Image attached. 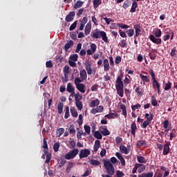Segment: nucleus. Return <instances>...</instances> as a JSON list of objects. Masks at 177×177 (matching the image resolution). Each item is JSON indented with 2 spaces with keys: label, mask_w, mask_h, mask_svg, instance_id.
Instances as JSON below:
<instances>
[{
  "label": "nucleus",
  "mask_w": 177,
  "mask_h": 177,
  "mask_svg": "<svg viewBox=\"0 0 177 177\" xmlns=\"http://www.w3.org/2000/svg\"><path fill=\"white\" fill-rule=\"evenodd\" d=\"M68 131H69V133H70V134L73 135V134L75 133V126H74V124H72L71 125H70L69 129H68Z\"/></svg>",
  "instance_id": "obj_46"
},
{
  "label": "nucleus",
  "mask_w": 177,
  "mask_h": 177,
  "mask_svg": "<svg viewBox=\"0 0 177 177\" xmlns=\"http://www.w3.org/2000/svg\"><path fill=\"white\" fill-rule=\"evenodd\" d=\"M91 30H92V24L91 23V21H89L86 25V27H85V29H84L85 35H89V34H91Z\"/></svg>",
  "instance_id": "obj_13"
},
{
  "label": "nucleus",
  "mask_w": 177,
  "mask_h": 177,
  "mask_svg": "<svg viewBox=\"0 0 177 177\" xmlns=\"http://www.w3.org/2000/svg\"><path fill=\"white\" fill-rule=\"evenodd\" d=\"M149 38L153 44H156V45H161L162 40L160 37L156 38L153 35H150Z\"/></svg>",
  "instance_id": "obj_8"
},
{
  "label": "nucleus",
  "mask_w": 177,
  "mask_h": 177,
  "mask_svg": "<svg viewBox=\"0 0 177 177\" xmlns=\"http://www.w3.org/2000/svg\"><path fill=\"white\" fill-rule=\"evenodd\" d=\"M64 158L66 160H71L72 159H74L75 158L73 156H72L71 154L68 153H66L64 156Z\"/></svg>",
  "instance_id": "obj_56"
},
{
  "label": "nucleus",
  "mask_w": 177,
  "mask_h": 177,
  "mask_svg": "<svg viewBox=\"0 0 177 177\" xmlns=\"http://www.w3.org/2000/svg\"><path fill=\"white\" fill-rule=\"evenodd\" d=\"M80 78L84 81L86 80V78H88V75L86 74V71H85V69L80 71Z\"/></svg>",
  "instance_id": "obj_21"
},
{
  "label": "nucleus",
  "mask_w": 177,
  "mask_h": 177,
  "mask_svg": "<svg viewBox=\"0 0 177 177\" xmlns=\"http://www.w3.org/2000/svg\"><path fill=\"white\" fill-rule=\"evenodd\" d=\"M130 128L131 129L132 135L133 136V137H135L136 136V131L138 130V127L136 126V124L135 122H133Z\"/></svg>",
  "instance_id": "obj_18"
},
{
  "label": "nucleus",
  "mask_w": 177,
  "mask_h": 177,
  "mask_svg": "<svg viewBox=\"0 0 177 177\" xmlns=\"http://www.w3.org/2000/svg\"><path fill=\"white\" fill-rule=\"evenodd\" d=\"M93 136H95V138L98 140L102 139V136L99 131H95V133H93Z\"/></svg>",
  "instance_id": "obj_45"
},
{
  "label": "nucleus",
  "mask_w": 177,
  "mask_h": 177,
  "mask_svg": "<svg viewBox=\"0 0 177 177\" xmlns=\"http://www.w3.org/2000/svg\"><path fill=\"white\" fill-rule=\"evenodd\" d=\"M77 23L78 21H75L73 24H72L69 27V31H73V30H75V28H77Z\"/></svg>",
  "instance_id": "obj_47"
},
{
  "label": "nucleus",
  "mask_w": 177,
  "mask_h": 177,
  "mask_svg": "<svg viewBox=\"0 0 177 177\" xmlns=\"http://www.w3.org/2000/svg\"><path fill=\"white\" fill-rule=\"evenodd\" d=\"M83 81H84V79L81 77H75L74 81L75 86H77V85H80L82 84L81 82H83Z\"/></svg>",
  "instance_id": "obj_34"
},
{
  "label": "nucleus",
  "mask_w": 177,
  "mask_h": 177,
  "mask_svg": "<svg viewBox=\"0 0 177 177\" xmlns=\"http://www.w3.org/2000/svg\"><path fill=\"white\" fill-rule=\"evenodd\" d=\"M63 59H64V57L62 55H59L55 57L57 63H62V62H63Z\"/></svg>",
  "instance_id": "obj_60"
},
{
  "label": "nucleus",
  "mask_w": 177,
  "mask_h": 177,
  "mask_svg": "<svg viewBox=\"0 0 177 177\" xmlns=\"http://www.w3.org/2000/svg\"><path fill=\"white\" fill-rule=\"evenodd\" d=\"M99 104H100V100H99V99H96L90 102L89 107H96V106H99Z\"/></svg>",
  "instance_id": "obj_17"
},
{
  "label": "nucleus",
  "mask_w": 177,
  "mask_h": 177,
  "mask_svg": "<svg viewBox=\"0 0 177 177\" xmlns=\"http://www.w3.org/2000/svg\"><path fill=\"white\" fill-rule=\"evenodd\" d=\"M149 57L151 60H156V57H157V54L154 52H151L149 53Z\"/></svg>",
  "instance_id": "obj_48"
},
{
  "label": "nucleus",
  "mask_w": 177,
  "mask_h": 177,
  "mask_svg": "<svg viewBox=\"0 0 177 177\" xmlns=\"http://www.w3.org/2000/svg\"><path fill=\"white\" fill-rule=\"evenodd\" d=\"M176 129H173L172 132H171V133H170V136H169L170 140H172L174 138L176 137Z\"/></svg>",
  "instance_id": "obj_57"
},
{
  "label": "nucleus",
  "mask_w": 177,
  "mask_h": 177,
  "mask_svg": "<svg viewBox=\"0 0 177 177\" xmlns=\"http://www.w3.org/2000/svg\"><path fill=\"white\" fill-rule=\"evenodd\" d=\"M171 88H172V83L168 81L167 83L165 84V91H170Z\"/></svg>",
  "instance_id": "obj_42"
},
{
  "label": "nucleus",
  "mask_w": 177,
  "mask_h": 177,
  "mask_svg": "<svg viewBox=\"0 0 177 177\" xmlns=\"http://www.w3.org/2000/svg\"><path fill=\"white\" fill-rule=\"evenodd\" d=\"M63 72L64 75H67V74H70V66H68V65H66L64 67Z\"/></svg>",
  "instance_id": "obj_44"
},
{
  "label": "nucleus",
  "mask_w": 177,
  "mask_h": 177,
  "mask_svg": "<svg viewBox=\"0 0 177 177\" xmlns=\"http://www.w3.org/2000/svg\"><path fill=\"white\" fill-rule=\"evenodd\" d=\"M151 99L152 100L151 101V103L152 106H157L158 102H157V100H156V97L153 95L151 97Z\"/></svg>",
  "instance_id": "obj_61"
},
{
  "label": "nucleus",
  "mask_w": 177,
  "mask_h": 177,
  "mask_svg": "<svg viewBox=\"0 0 177 177\" xmlns=\"http://www.w3.org/2000/svg\"><path fill=\"white\" fill-rule=\"evenodd\" d=\"M146 145H147V142H146L145 140H139L136 143V146L138 147H142V146H146Z\"/></svg>",
  "instance_id": "obj_38"
},
{
  "label": "nucleus",
  "mask_w": 177,
  "mask_h": 177,
  "mask_svg": "<svg viewBox=\"0 0 177 177\" xmlns=\"http://www.w3.org/2000/svg\"><path fill=\"white\" fill-rule=\"evenodd\" d=\"M140 77L144 82H150V76L140 74Z\"/></svg>",
  "instance_id": "obj_30"
},
{
  "label": "nucleus",
  "mask_w": 177,
  "mask_h": 177,
  "mask_svg": "<svg viewBox=\"0 0 177 177\" xmlns=\"http://www.w3.org/2000/svg\"><path fill=\"white\" fill-rule=\"evenodd\" d=\"M76 88H77V91H79V92H81V93H84L85 88H86V86H85V84L82 83L80 84H77L76 86Z\"/></svg>",
  "instance_id": "obj_14"
},
{
  "label": "nucleus",
  "mask_w": 177,
  "mask_h": 177,
  "mask_svg": "<svg viewBox=\"0 0 177 177\" xmlns=\"http://www.w3.org/2000/svg\"><path fill=\"white\" fill-rule=\"evenodd\" d=\"M59 147H60V144L59 142H55L54 144L53 149H54L55 153H57L59 151Z\"/></svg>",
  "instance_id": "obj_54"
},
{
  "label": "nucleus",
  "mask_w": 177,
  "mask_h": 177,
  "mask_svg": "<svg viewBox=\"0 0 177 177\" xmlns=\"http://www.w3.org/2000/svg\"><path fill=\"white\" fill-rule=\"evenodd\" d=\"M145 118H147V121L151 122L153 120V114L152 113H146L145 114Z\"/></svg>",
  "instance_id": "obj_55"
},
{
  "label": "nucleus",
  "mask_w": 177,
  "mask_h": 177,
  "mask_svg": "<svg viewBox=\"0 0 177 177\" xmlns=\"http://www.w3.org/2000/svg\"><path fill=\"white\" fill-rule=\"evenodd\" d=\"M71 39H73L74 41H75V39H77V33H75V32H71Z\"/></svg>",
  "instance_id": "obj_64"
},
{
  "label": "nucleus",
  "mask_w": 177,
  "mask_h": 177,
  "mask_svg": "<svg viewBox=\"0 0 177 177\" xmlns=\"http://www.w3.org/2000/svg\"><path fill=\"white\" fill-rule=\"evenodd\" d=\"M46 67L47 68H52V67H53V64L52 63V60H49L46 62Z\"/></svg>",
  "instance_id": "obj_59"
},
{
  "label": "nucleus",
  "mask_w": 177,
  "mask_h": 177,
  "mask_svg": "<svg viewBox=\"0 0 177 177\" xmlns=\"http://www.w3.org/2000/svg\"><path fill=\"white\" fill-rule=\"evenodd\" d=\"M78 153H79L78 149H73L72 151H69L68 153L71 155V156L75 158V156H77Z\"/></svg>",
  "instance_id": "obj_32"
},
{
  "label": "nucleus",
  "mask_w": 177,
  "mask_h": 177,
  "mask_svg": "<svg viewBox=\"0 0 177 177\" xmlns=\"http://www.w3.org/2000/svg\"><path fill=\"white\" fill-rule=\"evenodd\" d=\"M84 6V1H77L75 4H74V9H80V8H82V6Z\"/></svg>",
  "instance_id": "obj_27"
},
{
  "label": "nucleus",
  "mask_w": 177,
  "mask_h": 177,
  "mask_svg": "<svg viewBox=\"0 0 177 177\" xmlns=\"http://www.w3.org/2000/svg\"><path fill=\"white\" fill-rule=\"evenodd\" d=\"M133 28L136 31L134 38H137V37H139V35H140V32L142 31V26H140V24H136L134 25Z\"/></svg>",
  "instance_id": "obj_10"
},
{
  "label": "nucleus",
  "mask_w": 177,
  "mask_h": 177,
  "mask_svg": "<svg viewBox=\"0 0 177 177\" xmlns=\"http://www.w3.org/2000/svg\"><path fill=\"white\" fill-rule=\"evenodd\" d=\"M136 8H138V2L136 1H134L132 3V6L130 10V12L135 13V12H136Z\"/></svg>",
  "instance_id": "obj_24"
},
{
  "label": "nucleus",
  "mask_w": 177,
  "mask_h": 177,
  "mask_svg": "<svg viewBox=\"0 0 177 177\" xmlns=\"http://www.w3.org/2000/svg\"><path fill=\"white\" fill-rule=\"evenodd\" d=\"M104 162V167L106 169V174H108L109 176H113L115 174V169L114 166L111 164L110 161H106L103 160Z\"/></svg>",
  "instance_id": "obj_2"
},
{
  "label": "nucleus",
  "mask_w": 177,
  "mask_h": 177,
  "mask_svg": "<svg viewBox=\"0 0 177 177\" xmlns=\"http://www.w3.org/2000/svg\"><path fill=\"white\" fill-rule=\"evenodd\" d=\"M137 161L138 163H146L147 162V160L143 157L142 156H137Z\"/></svg>",
  "instance_id": "obj_28"
},
{
  "label": "nucleus",
  "mask_w": 177,
  "mask_h": 177,
  "mask_svg": "<svg viewBox=\"0 0 177 177\" xmlns=\"http://www.w3.org/2000/svg\"><path fill=\"white\" fill-rule=\"evenodd\" d=\"M66 91L68 93H73L74 92L75 88H74V86H73V84H71V83H68L67 84Z\"/></svg>",
  "instance_id": "obj_31"
},
{
  "label": "nucleus",
  "mask_w": 177,
  "mask_h": 177,
  "mask_svg": "<svg viewBox=\"0 0 177 177\" xmlns=\"http://www.w3.org/2000/svg\"><path fill=\"white\" fill-rule=\"evenodd\" d=\"M103 64L104 71H109L110 70V64H109V59H104Z\"/></svg>",
  "instance_id": "obj_20"
},
{
  "label": "nucleus",
  "mask_w": 177,
  "mask_h": 177,
  "mask_svg": "<svg viewBox=\"0 0 177 177\" xmlns=\"http://www.w3.org/2000/svg\"><path fill=\"white\" fill-rule=\"evenodd\" d=\"M73 167H74V163L73 162H68V166L66 167V174H70L71 169V168H73Z\"/></svg>",
  "instance_id": "obj_39"
},
{
  "label": "nucleus",
  "mask_w": 177,
  "mask_h": 177,
  "mask_svg": "<svg viewBox=\"0 0 177 177\" xmlns=\"http://www.w3.org/2000/svg\"><path fill=\"white\" fill-rule=\"evenodd\" d=\"M128 37H133V34H135V30L133 29H129L126 31Z\"/></svg>",
  "instance_id": "obj_51"
},
{
  "label": "nucleus",
  "mask_w": 177,
  "mask_h": 177,
  "mask_svg": "<svg viewBox=\"0 0 177 177\" xmlns=\"http://www.w3.org/2000/svg\"><path fill=\"white\" fill-rule=\"evenodd\" d=\"M153 34L156 38H160L161 37V35L162 34V32H161V29L156 28L153 31Z\"/></svg>",
  "instance_id": "obj_29"
},
{
  "label": "nucleus",
  "mask_w": 177,
  "mask_h": 177,
  "mask_svg": "<svg viewBox=\"0 0 177 177\" xmlns=\"http://www.w3.org/2000/svg\"><path fill=\"white\" fill-rule=\"evenodd\" d=\"M120 152H122V153H124L125 155H128L129 154L128 149L124 145H120Z\"/></svg>",
  "instance_id": "obj_26"
},
{
  "label": "nucleus",
  "mask_w": 177,
  "mask_h": 177,
  "mask_svg": "<svg viewBox=\"0 0 177 177\" xmlns=\"http://www.w3.org/2000/svg\"><path fill=\"white\" fill-rule=\"evenodd\" d=\"M166 142V144L164 145V148L162 149L163 152H162V155L163 156H167L169 153V145H170V142Z\"/></svg>",
  "instance_id": "obj_11"
},
{
  "label": "nucleus",
  "mask_w": 177,
  "mask_h": 177,
  "mask_svg": "<svg viewBox=\"0 0 177 177\" xmlns=\"http://www.w3.org/2000/svg\"><path fill=\"white\" fill-rule=\"evenodd\" d=\"M91 34L93 38H95V39H100V38H102L104 42L109 44V37H107V33H106V32L99 29H95L91 32Z\"/></svg>",
  "instance_id": "obj_1"
},
{
  "label": "nucleus",
  "mask_w": 177,
  "mask_h": 177,
  "mask_svg": "<svg viewBox=\"0 0 177 177\" xmlns=\"http://www.w3.org/2000/svg\"><path fill=\"white\" fill-rule=\"evenodd\" d=\"M117 91V94L120 97H124V87H115Z\"/></svg>",
  "instance_id": "obj_22"
},
{
  "label": "nucleus",
  "mask_w": 177,
  "mask_h": 177,
  "mask_svg": "<svg viewBox=\"0 0 177 177\" xmlns=\"http://www.w3.org/2000/svg\"><path fill=\"white\" fill-rule=\"evenodd\" d=\"M44 155H46V160H45V163L46 164H49L50 163V161L51 160V157H52V155L50 153H44Z\"/></svg>",
  "instance_id": "obj_35"
},
{
  "label": "nucleus",
  "mask_w": 177,
  "mask_h": 177,
  "mask_svg": "<svg viewBox=\"0 0 177 177\" xmlns=\"http://www.w3.org/2000/svg\"><path fill=\"white\" fill-rule=\"evenodd\" d=\"M90 155H91V151H89L88 149H82L80 151L79 158L80 159H82L84 158H88V156Z\"/></svg>",
  "instance_id": "obj_4"
},
{
  "label": "nucleus",
  "mask_w": 177,
  "mask_h": 177,
  "mask_svg": "<svg viewBox=\"0 0 177 177\" xmlns=\"http://www.w3.org/2000/svg\"><path fill=\"white\" fill-rule=\"evenodd\" d=\"M43 149H44V150H43V151L44 152V154H47L48 151V143L47 141L45 138H43V145H42Z\"/></svg>",
  "instance_id": "obj_19"
},
{
  "label": "nucleus",
  "mask_w": 177,
  "mask_h": 177,
  "mask_svg": "<svg viewBox=\"0 0 177 177\" xmlns=\"http://www.w3.org/2000/svg\"><path fill=\"white\" fill-rule=\"evenodd\" d=\"M65 129L64 128H59L56 130V135H57L58 137L62 136L64 133Z\"/></svg>",
  "instance_id": "obj_37"
},
{
  "label": "nucleus",
  "mask_w": 177,
  "mask_h": 177,
  "mask_svg": "<svg viewBox=\"0 0 177 177\" xmlns=\"http://www.w3.org/2000/svg\"><path fill=\"white\" fill-rule=\"evenodd\" d=\"M66 162H67V161H66V160L64 158H62L61 161H59V163L58 165L59 168L63 167Z\"/></svg>",
  "instance_id": "obj_52"
},
{
  "label": "nucleus",
  "mask_w": 177,
  "mask_h": 177,
  "mask_svg": "<svg viewBox=\"0 0 177 177\" xmlns=\"http://www.w3.org/2000/svg\"><path fill=\"white\" fill-rule=\"evenodd\" d=\"M90 49L86 50V53L88 56H91V55H93L96 52V49H97V46L95 43H92L90 45Z\"/></svg>",
  "instance_id": "obj_7"
},
{
  "label": "nucleus",
  "mask_w": 177,
  "mask_h": 177,
  "mask_svg": "<svg viewBox=\"0 0 177 177\" xmlns=\"http://www.w3.org/2000/svg\"><path fill=\"white\" fill-rule=\"evenodd\" d=\"M101 133L103 136H108L111 134V132L109 131L108 129L106 127L103 128V131H101Z\"/></svg>",
  "instance_id": "obj_41"
},
{
  "label": "nucleus",
  "mask_w": 177,
  "mask_h": 177,
  "mask_svg": "<svg viewBox=\"0 0 177 177\" xmlns=\"http://www.w3.org/2000/svg\"><path fill=\"white\" fill-rule=\"evenodd\" d=\"M104 109V107H103V106L98 105V106H97V107L95 109H93L91 110V111H103Z\"/></svg>",
  "instance_id": "obj_49"
},
{
  "label": "nucleus",
  "mask_w": 177,
  "mask_h": 177,
  "mask_svg": "<svg viewBox=\"0 0 177 177\" xmlns=\"http://www.w3.org/2000/svg\"><path fill=\"white\" fill-rule=\"evenodd\" d=\"M134 167L137 168L139 174H142L146 169V166L143 164L136 163Z\"/></svg>",
  "instance_id": "obj_12"
},
{
  "label": "nucleus",
  "mask_w": 177,
  "mask_h": 177,
  "mask_svg": "<svg viewBox=\"0 0 177 177\" xmlns=\"http://www.w3.org/2000/svg\"><path fill=\"white\" fill-rule=\"evenodd\" d=\"M99 148H100V141L99 140H96L95 141V145H93V151L95 153L97 152Z\"/></svg>",
  "instance_id": "obj_23"
},
{
  "label": "nucleus",
  "mask_w": 177,
  "mask_h": 177,
  "mask_svg": "<svg viewBox=\"0 0 177 177\" xmlns=\"http://www.w3.org/2000/svg\"><path fill=\"white\" fill-rule=\"evenodd\" d=\"M135 92L138 95V96H143V88L138 86L136 88Z\"/></svg>",
  "instance_id": "obj_25"
},
{
  "label": "nucleus",
  "mask_w": 177,
  "mask_h": 177,
  "mask_svg": "<svg viewBox=\"0 0 177 177\" xmlns=\"http://www.w3.org/2000/svg\"><path fill=\"white\" fill-rule=\"evenodd\" d=\"M93 8L95 9H97V7L100 5H102V0H93Z\"/></svg>",
  "instance_id": "obj_33"
},
{
  "label": "nucleus",
  "mask_w": 177,
  "mask_h": 177,
  "mask_svg": "<svg viewBox=\"0 0 177 177\" xmlns=\"http://www.w3.org/2000/svg\"><path fill=\"white\" fill-rule=\"evenodd\" d=\"M151 122V121H149V120L144 121L142 124V128H143V129L147 128L148 125H149V124Z\"/></svg>",
  "instance_id": "obj_58"
},
{
  "label": "nucleus",
  "mask_w": 177,
  "mask_h": 177,
  "mask_svg": "<svg viewBox=\"0 0 177 177\" xmlns=\"http://www.w3.org/2000/svg\"><path fill=\"white\" fill-rule=\"evenodd\" d=\"M149 74L151 75L152 78L153 86H154V88H156L157 89L160 88V84L158 83L157 80H156V74L154 73V71H153V69L149 70Z\"/></svg>",
  "instance_id": "obj_3"
},
{
  "label": "nucleus",
  "mask_w": 177,
  "mask_h": 177,
  "mask_svg": "<svg viewBox=\"0 0 177 177\" xmlns=\"http://www.w3.org/2000/svg\"><path fill=\"white\" fill-rule=\"evenodd\" d=\"M119 45L121 46V48H127V46L128 45V43H127V39L120 40Z\"/></svg>",
  "instance_id": "obj_43"
},
{
  "label": "nucleus",
  "mask_w": 177,
  "mask_h": 177,
  "mask_svg": "<svg viewBox=\"0 0 177 177\" xmlns=\"http://www.w3.org/2000/svg\"><path fill=\"white\" fill-rule=\"evenodd\" d=\"M90 164L97 166L100 165V162H99L97 160H90Z\"/></svg>",
  "instance_id": "obj_62"
},
{
  "label": "nucleus",
  "mask_w": 177,
  "mask_h": 177,
  "mask_svg": "<svg viewBox=\"0 0 177 177\" xmlns=\"http://www.w3.org/2000/svg\"><path fill=\"white\" fill-rule=\"evenodd\" d=\"M105 118L109 120L115 119L119 118V115L117 113H109V114L105 115Z\"/></svg>",
  "instance_id": "obj_15"
},
{
  "label": "nucleus",
  "mask_w": 177,
  "mask_h": 177,
  "mask_svg": "<svg viewBox=\"0 0 177 177\" xmlns=\"http://www.w3.org/2000/svg\"><path fill=\"white\" fill-rule=\"evenodd\" d=\"M73 45H74V41L73 40H70L68 42L65 44V46L64 47V50L66 52H68V49H70V48H71V46H73Z\"/></svg>",
  "instance_id": "obj_16"
},
{
  "label": "nucleus",
  "mask_w": 177,
  "mask_h": 177,
  "mask_svg": "<svg viewBox=\"0 0 177 177\" xmlns=\"http://www.w3.org/2000/svg\"><path fill=\"white\" fill-rule=\"evenodd\" d=\"M69 59L72 62H78V55L77 54L71 55L69 57Z\"/></svg>",
  "instance_id": "obj_36"
},
{
  "label": "nucleus",
  "mask_w": 177,
  "mask_h": 177,
  "mask_svg": "<svg viewBox=\"0 0 177 177\" xmlns=\"http://www.w3.org/2000/svg\"><path fill=\"white\" fill-rule=\"evenodd\" d=\"M85 68L87 71V74L88 75H92V74H95L96 71L92 70V65H91V63L89 62H86L84 64Z\"/></svg>",
  "instance_id": "obj_6"
},
{
  "label": "nucleus",
  "mask_w": 177,
  "mask_h": 177,
  "mask_svg": "<svg viewBox=\"0 0 177 177\" xmlns=\"http://www.w3.org/2000/svg\"><path fill=\"white\" fill-rule=\"evenodd\" d=\"M131 1L129 0H126L124 1V2L123 3V6H122V8L124 9H127V8H129V6H131Z\"/></svg>",
  "instance_id": "obj_40"
},
{
  "label": "nucleus",
  "mask_w": 177,
  "mask_h": 177,
  "mask_svg": "<svg viewBox=\"0 0 177 177\" xmlns=\"http://www.w3.org/2000/svg\"><path fill=\"white\" fill-rule=\"evenodd\" d=\"M124 74L120 73L119 76L117 77L115 80V87H124V82H122V77Z\"/></svg>",
  "instance_id": "obj_5"
},
{
  "label": "nucleus",
  "mask_w": 177,
  "mask_h": 177,
  "mask_svg": "<svg viewBox=\"0 0 177 177\" xmlns=\"http://www.w3.org/2000/svg\"><path fill=\"white\" fill-rule=\"evenodd\" d=\"M75 102H80L82 100V95H81L80 93H77V94L75 95Z\"/></svg>",
  "instance_id": "obj_50"
},
{
  "label": "nucleus",
  "mask_w": 177,
  "mask_h": 177,
  "mask_svg": "<svg viewBox=\"0 0 177 177\" xmlns=\"http://www.w3.org/2000/svg\"><path fill=\"white\" fill-rule=\"evenodd\" d=\"M75 17V12L72 11L70 12L65 17V21L67 23H70L74 20V17Z\"/></svg>",
  "instance_id": "obj_9"
},
{
  "label": "nucleus",
  "mask_w": 177,
  "mask_h": 177,
  "mask_svg": "<svg viewBox=\"0 0 177 177\" xmlns=\"http://www.w3.org/2000/svg\"><path fill=\"white\" fill-rule=\"evenodd\" d=\"M58 111H63V102H59L57 105Z\"/></svg>",
  "instance_id": "obj_63"
},
{
  "label": "nucleus",
  "mask_w": 177,
  "mask_h": 177,
  "mask_svg": "<svg viewBox=\"0 0 177 177\" xmlns=\"http://www.w3.org/2000/svg\"><path fill=\"white\" fill-rule=\"evenodd\" d=\"M76 106L77 107L78 110L81 111L82 110V102L81 101H76L75 102Z\"/></svg>",
  "instance_id": "obj_53"
}]
</instances>
